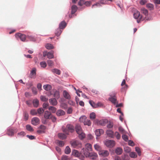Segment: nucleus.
<instances>
[{"instance_id":"nucleus-57","label":"nucleus","mask_w":160,"mask_h":160,"mask_svg":"<svg viewBox=\"0 0 160 160\" xmlns=\"http://www.w3.org/2000/svg\"><path fill=\"white\" fill-rule=\"evenodd\" d=\"M70 158H68V156L66 155H63L61 157V160H70Z\"/></svg>"},{"instance_id":"nucleus-40","label":"nucleus","mask_w":160,"mask_h":160,"mask_svg":"<svg viewBox=\"0 0 160 160\" xmlns=\"http://www.w3.org/2000/svg\"><path fill=\"white\" fill-rule=\"evenodd\" d=\"M85 146L86 147V149L88 150V151L90 149V151H92V146L91 144L89 143H87L85 144Z\"/></svg>"},{"instance_id":"nucleus-26","label":"nucleus","mask_w":160,"mask_h":160,"mask_svg":"<svg viewBox=\"0 0 160 160\" xmlns=\"http://www.w3.org/2000/svg\"><path fill=\"white\" fill-rule=\"evenodd\" d=\"M43 88L45 90L48 91L52 89V87L50 85L47 84L44 85Z\"/></svg>"},{"instance_id":"nucleus-14","label":"nucleus","mask_w":160,"mask_h":160,"mask_svg":"<svg viewBox=\"0 0 160 160\" xmlns=\"http://www.w3.org/2000/svg\"><path fill=\"white\" fill-rule=\"evenodd\" d=\"M71 145L73 147H76L79 145L82 146V143L81 142L77 141H74L72 142L71 141L70 142Z\"/></svg>"},{"instance_id":"nucleus-22","label":"nucleus","mask_w":160,"mask_h":160,"mask_svg":"<svg viewBox=\"0 0 160 160\" xmlns=\"http://www.w3.org/2000/svg\"><path fill=\"white\" fill-rule=\"evenodd\" d=\"M56 143L57 144H58L59 146L60 147H63L65 144V143L63 141L58 139L56 140Z\"/></svg>"},{"instance_id":"nucleus-29","label":"nucleus","mask_w":160,"mask_h":160,"mask_svg":"<svg viewBox=\"0 0 160 160\" xmlns=\"http://www.w3.org/2000/svg\"><path fill=\"white\" fill-rule=\"evenodd\" d=\"M53 96L56 99H58L60 98V93L59 91L56 90L54 92Z\"/></svg>"},{"instance_id":"nucleus-24","label":"nucleus","mask_w":160,"mask_h":160,"mask_svg":"<svg viewBox=\"0 0 160 160\" xmlns=\"http://www.w3.org/2000/svg\"><path fill=\"white\" fill-rule=\"evenodd\" d=\"M113 132L111 130H107L106 131L107 135L111 138H113Z\"/></svg>"},{"instance_id":"nucleus-48","label":"nucleus","mask_w":160,"mask_h":160,"mask_svg":"<svg viewBox=\"0 0 160 160\" xmlns=\"http://www.w3.org/2000/svg\"><path fill=\"white\" fill-rule=\"evenodd\" d=\"M40 98L41 101L42 102H47L48 100V98H46L45 96L41 95Z\"/></svg>"},{"instance_id":"nucleus-38","label":"nucleus","mask_w":160,"mask_h":160,"mask_svg":"<svg viewBox=\"0 0 160 160\" xmlns=\"http://www.w3.org/2000/svg\"><path fill=\"white\" fill-rule=\"evenodd\" d=\"M84 125H88V126H90L91 125V122L89 119L85 120V121L84 122Z\"/></svg>"},{"instance_id":"nucleus-52","label":"nucleus","mask_w":160,"mask_h":160,"mask_svg":"<svg viewBox=\"0 0 160 160\" xmlns=\"http://www.w3.org/2000/svg\"><path fill=\"white\" fill-rule=\"evenodd\" d=\"M30 114L32 116H35L37 115V112L35 109H32L30 111Z\"/></svg>"},{"instance_id":"nucleus-17","label":"nucleus","mask_w":160,"mask_h":160,"mask_svg":"<svg viewBox=\"0 0 160 160\" xmlns=\"http://www.w3.org/2000/svg\"><path fill=\"white\" fill-rule=\"evenodd\" d=\"M63 97L67 99H70L71 96L69 93L66 90H64L63 92Z\"/></svg>"},{"instance_id":"nucleus-36","label":"nucleus","mask_w":160,"mask_h":160,"mask_svg":"<svg viewBox=\"0 0 160 160\" xmlns=\"http://www.w3.org/2000/svg\"><path fill=\"white\" fill-rule=\"evenodd\" d=\"M52 72L53 73L56 74L58 75H59L61 74L60 70L57 68H54L52 69Z\"/></svg>"},{"instance_id":"nucleus-4","label":"nucleus","mask_w":160,"mask_h":160,"mask_svg":"<svg viewBox=\"0 0 160 160\" xmlns=\"http://www.w3.org/2000/svg\"><path fill=\"white\" fill-rule=\"evenodd\" d=\"M52 113L48 110L45 111L43 114V117L45 119H50L51 117H52Z\"/></svg>"},{"instance_id":"nucleus-42","label":"nucleus","mask_w":160,"mask_h":160,"mask_svg":"<svg viewBox=\"0 0 160 160\" xmlns=\"http://www.w3.org/2000/svg\"><path fill=\"white\" fill-rule=\"evenodd\" d=\"M27 37L31 41L33 42H35L36 41V39L35 37L32 35H28L27 36Z\"/></svg>"},{"instance_id":"nucleus-30","label":"nucleus","mask_w":160,"mask_h":160,"mask_svg":"<svg viewBox=\"0 0 160 160\" xmlns=\"http://www.w3.org/2000/svg\"><path fill=\"white\" fill-rule=\"evenodd\" d=\"M141 11L145 16H147L148 15V10L144 8H141Z\"/></svg>"},{"instance_id":"nucleus-18","label":"nucleus","mask_w":160,"mask_h":160,"mask_svg":"<svg viewBox=\"0 0 160 160\" xmlns=\"http://www.w3.org/2000/svg\"><path fill=\"white\" fill-rule=\"evenodd\" d=\"M115 151V153L118 155H121L123 152L122 149L120 147L117 148Z\"/></svg>"},{"instance_id":"nucleus-23","label":"nucleus","mask_w":160,"mask_h":160,"mask_svg":"<svg viewBox=\"0 0 160 160\" xmlns=\"http://www.w3.org/2000/svg\"><path fill=\"white\" fill-rule=\"evenodd\" d=\"M32 103L34 107L37 108L39 104V100L37 98L34 99L32 101Z\"/></svg>"},{"instance_id":"nucleus-32","label":"nucleus","mask_w":160,"mask_h":160,"mask_svg":"<svg viewBox=\"0 0 160 160\" xmlns=\"http://www.w3.org/2000/svg\"><path fill=\"white\" fill-rule=\"evenodd\" d=\"M75 129L76 131L78 134H79V132L82 130V129L81 126L78 125H76L75 126Z\"/></svg>"},{"instance_id":"nucleus-27","label":"nucleus","mask_w":160,"mask_h":160,"mask_svg":"<svg viewBox=\"0 0 160 160\" xmlns=\"http://www.w3.org/2000/svg\"><path fill=\"white\" fill-rule=\"evenodd\" d=\"M26 128L27 130L30 132H33L34 130L32 126L29 124H27L26 125Z\"/></svg>"},{"instance_id":"nucleus-10","label":"nucleus","mask_w":160,"mask_h":160,"mask_svg":"<svg viewBox=\"0 0 160 160\" xmlns=\"http://www.w3.org/2000/svg\"><path fill=\"white\" fill-rule=\"evenodd\" d=\"M49 102L50 104L53 106H56L58 104L57 99L55 98H52L49 99Z\"/></svg>"},{"instance_id":"nucleus-13","label":"nucleus","mask_w":160,"mask_h":160,"mask_svg":"<svg viewBox=\"0 0 160 160\" xmlns=\"http://www.w3.org/2000/svg\"><path fill=\"white\" fill-rule=\"evenodd\" d=\"M59 138L61 140H64L67 138L66 134L65 133H59L58 134Z\"/></svg>"},{"instance_id":"nucleus-9","label":"nucleus","mask_w":160,"mask_h":160,"mask_svg":"<svg viewBox=\"0 0 160 160\" xmlns=\"http://www.w3.org/2000/svg\"><path fill=\"white\" fill-rule=\"evenodd\" d=\"M116 96V94L114 93L113 96L110 95V97L108 98L109 100L114 104H116V102L117 101Z\"/></svg>"},{"instance_id":"nucleus-21","label":"nucleus","mask_w":160,"mask_h":160,"mask_svg":"<svg viewBox=\"0 0 160 160\" xmlns=\"http://www.w3.org/2000/svg\"><path fill=\"white\" fill-rule=\"evenodd\" d=\"M62 30L59 28L56 29L55 32V35L58 37L59 36L62 31Z\"/></svg>"},{"instance_id":"nucleus-3","label":"nucleus","mask_w":160,"mask_h":160,"mask_svg":"<svg viewBox=\"0 0 160 160\" xmlns=\"http://www.w3.org/2000/svg\"><path fill=\"white\" fill-rule=\"evenodd\" d=\"M15 37L17 40L20 39L21 41L23 42L25 41L27 38L26 35L19 32L16 33L15 34Z\"/></svg>"},{"instance_id":"nucleus-54","label":"nucleus","mask_w":160,"mask_h":160,"mask_svg":"<svg viewBox=\"0 0 160 160\" xmlns=\"http://www.w3.org/2000/svg\"><path fill=\"white\" fill-rule=\"evenodd\" d=\"M62 109H65L68 108L67 104L65 102H62L60 105Z\"/></svg>"},{"instance_id":"nucleus-51","label":"nucleus","mask_w":160,"mask_h":160,"mask_svg":"<svg viewBox=\"0 0 160 160\" xmlns=\"http://www.w3.org/2000/svg\"><path fill=\"white\" fill-rule=\"evenodd\" d=\"M49 106V104L48 102H44L42 104V108L44 110L47 109Z\"/></svg>"},{"instance_id":"nucleus-59","label":"nucleus","mask_w":160,"mask_h":160,"mask_svg":"<svg viewBox=\"0 0 160 160\" xmlns=\"http://www.w3.org/2000/svg\"><path fill=\"white\" fill-rule=\"evenodd\" d=\"M38 128L42 130L45 131V130L46 129L47 127L46 126L44 125H41Z\"/></svg>"},{"instance_id":"nucleus-28","label":"nucleus","mask_w":160,"mask_h":160,"mask_svg":"<svg viewBox=\"0 0 160 160\" xmlns=\"http://www.w3.org/2000/svg\"><path fill=\"white\" fill-rule=\"evenodd\" d=\"M133 18L135 19H138L140 16V13L138 11H136L133 14Z\"/></svg>"},{"instance_id":"nucleus-45","label":"nucleus","mask_w":160,"mask_h":160,"mask_svg":"<svg viewBox=\"0 0 160 160\" xmlns=\"http://www.w3.org/2000/svg\"><path fill=\"white\" fill-rule=\"evenodd\" d=\"M24 118L25 119V121H27L28 119L29 115L28 113L26 111L23 112Z\"/></svg>"},{"instance_id":"nucleus-7","label":"nucleus","mask_w":160,"mask_h":160,"mask_svg":"<svg viewBox=\"0 0 160 160\" xmlns=\"http://www.w3.org/2000/svg\"><path fill=\"white\" fill-rule=\"evenodd\" d=\"M7 134L9 136H12L14 135V129L11 128L10 127H8L7 128Z\"/></svg>"},{"instance_id":"nucleus-15","label":"nucleus","mask_w":160,"mask_h":160,"mask_svg":"<svg viewBox=\"0 0 160 160\" xmlns=\"http://www.w3.org/2000/svg\"><path fill=\"white\" fill-rule=\"evenodd\" d=\"M71 155L78 158L80 156V153L78 150L74 149L72 150Z\"/></svg>"},{"instance_id":"nucleus-56","label":"nucleus","mask_w":160,"mask_h":160,"mask_svg":"<svg viewBox=\"0 0 160 160\" xmlns=\"http://www.w3.org/2000/svg\"><path fill=\"white\" fill-rule=\"evenodd\" d=\"M122 138L125 142H128V136L126 134H124L122 135Z\"/></svg>"},{"instance_id":"nucleus-5","label":"nucleus","mask_w":160,"mask_h":160,"mask_svg":"<svg viewBox=\"0 0 160 160\" xmlns=\"http://www.w3.org/2000/svg\"><path fill=\"white\" fill-rule=\"evenodd\" d=\"M99 155L103 157H108L109 155L108 152L107 150H102L99 151Z\"/></svg>"},{"instance_id":"nucleus-37","label":"nucleus","mask_w":160,"mask_h":160,"mask_svg":"<svg viewBox=\"0 0 160 160\" xmlns=\"http://www.w3.org/2000/svg\"><path fill=\"white\" fill-rule=\"evenodd\" d=\"M36 68H32L30 72V75L32 76H36Z\"/></svg>"},{"instance_id":"nucleus-58","label":"nucleus","mask_w":160,"mask_h":160,"mask_svg":"<svg viewBox=\"0 0 160 160\" xmlns=\"http://www.w3.org/2000/svg\"><path fill=\"white\" fill-rule=\"evenodd\" d=\"M128 142V145L132 147L134 146L135 145V143L132 140H129Z\"/></svg>"},{"instance_id":"nucleus-1","label":"nucleus","mask_w":160,"mask_h":160,"mask_svg":"<svg viewBox=\"0 0 160 160\" xmlns=\"http://www.w3.org/2000/svg\"><path fill=\"white\" fill-rule=\"evenodd\" d=\"M62 131L66 135L69 134V132L73 133L75 131V128L74 126L72 124H67L66 126V128H64V126L62 127Z\"/></svg>"},{"instance_id":"nucleus-16","label":"nucleus","mask_w":160,"mask_h":160,"mask_svg":"<svg viewBox=\"0 0 160 160\" xmlns=\"http://www.w3.org/2000/svg\"><path fill=\"white\" fill-rule=\"evenodd\" d=\"M78 9V7L75 5H72L71 7V12L72 14H74Z\"/></svg>"},{"instance_id":"nucleus-43","label":"nucleus","mask_w":160,"mask_h":160,"mask_svg":"<svg viewBox=\"0 0 160 160\" xmlns=\"http://www.w3.org/2000/svg\"><path fill=\"white\" fill-rule=\"evenodd\" d=\"M91 120L94 119L96 117V115L95 112H92L90 114L89 116Z\"/></svg>"},{"instance_id":"nucleus-34","label":"nucleus","mask_w":160,"mask_h":160,"mask_svg":"<svg viewBox=\"0 0 160 160\" xmlns=\"http://www.w3.org/2000/svg\"><path fill=\"white\" fill-rule=\"evenodd\" d=\"M71 152V149L68 146H67L64 150V152L66 154H69Z\"/></svg>"},{"instance_id":"nucleus-8","label":"nucleus","mask_w":160,"mask_h":160,"mask_svg":"<svg viewBox=\"0 0 160 160\" xmlns=\"http://www.w3.org/2000/svg\"><path fill=\"white\" fill-rule=\"evenodd\" d=\"M39 121L40 120L38 118L35 117L32 119L31 122L32 125L34 126H36Z\"/></svg>"},{"instance_id":"nucleus-35","label":"nucleus","mask_w":160,"mask_h":160,"mask_svg":"<svg viewBox=\"0 0 160 160\" xmlns=\"http://www.w3.org/2000/svg\"><path fill=\"white\" fill-rule=\"evenodd\" d=\"M78 138L81 140H83L85 137V134L84 132H82L81 133H79Z\"/></svg>"},{"instance_id":"nucleus-62","label":"nucleus","mask_w":160,"mask_h":160,"mask_svg":"<svg viewBox=\"0 0 160 160\" xmlns=\"http://www.w3.org/2000/svg\"><path fill=\"white\" fill-rule=\"evenodd\" d=\"M85 2V1L84 0H79L78 3V5L80 6H82L83 5H84Z\"/></svg>"},{"instance_id":"nucleus-33","label":"nucleus","mask_w":160,"mask_h":160,"mask_svg":"<svg viewBox=\"0 0 160 160\" xmlns=\"http://www.w3.org/2000/svg\"><path fill=\"white\" fill-rule=\"evenodd\" d=\"M48 109L49 110L51 111L52 113H55L57 110L56 108L53 106H50L48 107Z\"/></svg>"},{"instance_id":"nucleus-47","label":"nucleus","mask_w":160,"mask_h":160,"mask_svg":"<svg viewBox=\"0 0 160 160\" xmlns=\"http://www.w3.org/2000/svg\"><path fill=\"white\" fill-rule=\"evenodd\" d=\"M89 102L92 108H96V104L92 100H90L89 101Z\"/></svg>"},{"instance_id":"nucleus-50","label":"nucleus","mask_w":160,"mask_h":160,"mask_svg":"<svg viewBox=\"0 0 160 160\" xmlns=\"http://www.w3.org/2000/svg\"><path fill=\"white\" fill-rule=\"evenodd\" d=\"M87 117L85 115H83L81 116L79 118V121L80 122H82L85 121V120L86 119Z\"/></svg>"},{"instance_id":"nucleus-61","label":"nucleus","mask_w":160,"mask_h":160,"mask_svg":"<svg viewBox=\"0 0 160 160\" xmlns=\"http://www.w3.org/2000/svg\"><path fill=\"white\" fill-rule=\"evenodd\" d=\"M113 123L110 121L109 122V123L107 125V128H111L113 127Z\"/></svg>"},{"instance_id":"nucleus-12","label":"nucleus","mask_w":160,"mask_h":160,"mask_svg":"<svg viewBox=\"0 0 160 160\" xmlns=\"http://www.w3.org/2000/svg\"><path fill=\"white\" fill-rule=\"evenodd\" d=\"M67 23L64 20L62 21L59 24V28L63 30L67 26Z\"/></svg>"},{"instance_id":"nucleus-44","label":"nucleus","mask_w":160,"mask_h":160,"mask_svg":"<svg viewBox=\"0 0 160 160\" xmlns=\"http://www.w3.org/2000/svg\"><path fill=\"white\" fill-rule=\"evenodd\" d=\"M44 111V109L43 108H40L38 109L37 111V114L38 113L40 115H42Z\"/></svg>"},{"instance_id":"nucleus-46","label":"nucleus","mask_w":160,"mask_h":160,"mask_svg":"<svg viewBox=\"0 0 160 160\" xmlns=\"http://www.w3.org/2000/svg\"><path fill=\"white\" fill-rule=\"evenodd\" d=\"M124 151L127 153L130 152L131 151V148L128 146H125L124 148Z\"/></svg>"},{"instance_id":"nucleus-25","label":"nucleus","mask_w":160,"mask_h":160,"mask_svg":"<svg viewBox=\"0 0 160 160\" xmlns=\"http://www.w3.org/2000/svg\"><path fill=\"white\" fill-rule=\"evenodd\" d=\"M54 51L51 50L49 52H48V58L49 59H52L54 58Z\"/></svg>"},{"instance_id":"nucleus-2","label":"nucleus","mask_w":160,"mask_h":160,"mask_svg":"<svg viewBox=\"0 0 160 160\" xmlns=\"http://www.w3.org/2000/svg\"><path fill=\"white\" fill-rule=\"evenodd\" d=\"M104 143L105 145L109 148H113L115 145V142L113 140L106 139L104 142Z\"/></svg>"},{"instance_id":"nucleus-20","label":"nucleus","mask_w":160,"mask_h":160,"mask_svg":"<svg viewBox=\"0 0 160 160\" xmlns=\"http://www.w3.org/2000/svg\"><path fill=\"white\" fill-rule=\"evenodd\" d=\"M108 122V121L107 119H103L100 120L99 125L102 126H105L106 124Z\"/></svg>"},{"instance_id":"nucleus-63","label":"nucleus","mask_w":160,"mask_h":160,"mask_svg":"<svg viewBox=\"0 0 160 160\" xmlns=\"http://www.w3.org/2000/svg\"><path fill=\"white\" fill-rule=\"evenodd\" d=\"M47 63L48 66H52L53 64V61L52 60L49 59L47 61Z\"/></svg>"},{"instance_id":"nucleus-53","label":"nucleus","mask_w":160,"mask_h":160,"mask_svg":"<svg viewBox=\"0 0 160 160\" xmlns=\"http://www.w3.org/2000/svg\"><path fill=\"white\" fill-rule=\"evenodd\" d=\"M26 137L30 140H35L36 139V137L32 135H27L26 136Z\"/></svg>"},{"instance_id":"nucleus-6","label":"nucleus","mask_w":160,"mask_h":160,"mask_svg":"<svg viewBox=\"0 0 160 160\" xmlns=\"http://www.w3.org/2000/svg\"><path fill=\"white\" fill-rule=\"evenodd\" d=\"M104 133V131L102 129H96L95 131V135L97 137L96 139H98L97 137L100 136L101 135L103 134Z\"/></svg>"},{"instance_id":"nucleus-49","label":"nucleus","mask_w":160,"mask_h":160,"mask_svg":"<svg viewBox=\"0 0 160 160\" xmlns=\"http://www.w3.org/2000/svg\"><path fill=\"white\" fill-rule=\"evenodd\" d=\"M135 151L137 153L138 155L140 156H141V151L140 148L138 147H136L135 148Z\"/></svg>"},{"instance_id":"nucleus-31","label":"nucleus","mask_w":160,"mask_h":160,"mask_svg":"<svg viewBox=\"0 0 160 160\" xmlns=\"http://www.w3.org/2000/svg\"><path fill=\"white\" fill-rule=\"evenodd\" d=\"M45 48L48 49H52L54 48V47L50 43H47L45 45Z\"/></svg>"},{"instance_id":"nucleus-64","label":"nucleus","mask_w":160,"mask_h":160,"mask_svg":"<svg viewBox=\"0 0 160 160\" xmlns=\"http://www.w3.org/2000/svg\"><path fill=\"white\" fill-rule=\"evenodd\" d=\"M94 148L97 151H100L99 149L100 148V147L97 144H96L94 145Z\"/></svg>"},{"instance_id":"nucleus-39","label":"nucleus","mask_w":160,"mask_h":160,"mask_svg":"<svg viewBox=\"0 0 160 160\" xmlns=\"http://www.w3.org/2000/svg\"><path fill=\"white\" fill-rule=\"evenodd\" d=\"M138 156L136 152H131L129 153V157L131 158H135Z\"/></svg>"},{"instance_id":"nucleus-60","label":"nucleus","mask_w":160,"mask_h":160,"mask_svg":"<svg viewBox=\"0 0 160 160\" xmlns=\"http://www.w3.org/2000/svg\"><path fill=\"white\" fill-rule=\"evenodd\" d=\"M130 159L129 156L127 154H124V157L122 158V160H129Z\"/></svg>"},{"instance_id":"nucleus-19","label":"nucleus","mask_w":160,"mask_h":160,"mask_svg":"<svg viewBox=\"0 0 160 160\" xmlns=\"http://www.w3.org/2000/svg\"><path fill=\"white\" fill-rule=\"evenodd\" d=\"M65 112L62 109L58 110L56 113V114L58 116H60L64 115L65 114Z\"/></svg>"},{"instance_id":"nucleus-55","label":"nucleus","mask_w":160,"mask_h":160,"mask_svg":"<svg viewBox=\"0 0 160 160\" xmlns=\"http://www.w3.org/2000/svg\"><path fill=\"white\" fill-rule=\"evenodd\" d=\"M41 67L43 68H45L47 66V63L45 61H42L40 63Z\"/></svg>"},{"instance_id":"nucleus-41","label":"nucleus","mask_w":160,"mask_h":160,"mask_svg":"<svg viewBox=\"0 0 160 160\" xmlns=\"http://www.w3.org/2000/svg\"><path fill=\"white\" fill-rule=\"evenodd\" d=\"M146 7L148 8H150V10H152L154 9V5L153 4L149 3L146 4Z\"/></svg>"},{"instance_id":"nucleus-11","label":"nucleus","mask_w":160,"mask_h":160,"mask_svg":"<svg viewBox=\"0 0 160 160\" xmlns=\"http://www.w3.org/2000/svg\"><path fill=\"white\" fill-rule=\"evenodd\" d=\"M85 156L86 158H90L92 157H98V155L96 152H89V151H88V152L86 153Z\"/></svg>"}]
</instances>
